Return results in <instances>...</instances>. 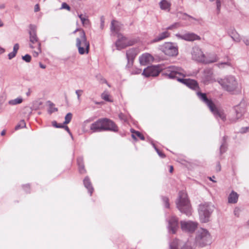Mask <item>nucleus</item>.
<instances>
[{
  "instance_id": "1",
  "label": "nucleus",
  "mask_w": 249,
  "mask_h": 249,
  "mask_svg": "<svg viewBox=\"0 0 249 249\" xmlns=\"http://www.w3.org/2000/svg\"><path fill=\"white\" fill-rule=\"evenodd\" d=\"M162 74L169 79H176L178 81L183 84L189 88L197 90L199 89L197 82L194 79L181 78L179 76L185 77V71L181 67L171 66L167 68Z\"/></svg>"
},
{
  "instance_id": "2",
  "label": "nucleus",
  "mask_w": 249,
  "mask_h": 249,
  "mask_svg": "<svg viewBox=\"0 0 249 249\" xmlns=\"http://www.w3.org/2000/svg\"><path fill=\"white\" fill-rule=\"evenodd\" d=\"M218 82L223 89L232 94H238L241 92L236 79L232 75H229L223 79H220L218 80Z\"/></svg>"
},
{
  "instance_id": "3",
  "label": "nucleus",
  "mask_w": 249,
  "mask_h": 249,
  "mask_svg": "<svg viewBox=\"0 0 249 249\" xmlns=\"http://www.w3.org/2000/svg\"><path fill=\"white\" fill-rule=\"evenodd\" d=\"M196 95L199 100L208 106L211 111L216 118H219L223 121L226 120V116L223 111L216 107L212 100L207 98L206 93L200 91H197Z\"/></svg>"
},
{
  "instance_id": "4",
  "label": "nucleus",
  "mask_w": 249,
  "mask_h": 249,
  "mask_svg": "<svg viewBox=\"0 0 249 249\" xmlns=\"http://www.w3.org/2000/svg\"><path fill=\"white\" fill-rule=\"evenodd\" d=\"M177 206L179 211L189 216L191 214V209L187 194L183 192H180L178 199L176 202Z\"/></svg>"
},
{
  "instance_id": "5",
  "label": "nucleus",
  "mask_w": 249,
  "mask_h": 249,
  "mask_svg": "<svg viewBox=\"0 0 249 249\" xmlns=\"http://www.w3.org/2000/svg\"><path fill=\"white\" fill-rule=\"evenodd\" d=\"M214 206L211 204L205 202L199 205L198 212L201 222L207 223L213 211Z\"/></svg>"
},
{
  "instance_id": "6",
  "label": "nucleus",
  "mask_w": 249,
  "mask_h": 249,
  "mask_svg": "<svg viewBox=\"0 0 249 249\" xmlns=\"http://www.w3.org/2000/svg\"><path fill=\"white\" fill-rule=\"evenodd\" d=\"M76 46L80 54H88L89 50V43L87 40L84 31H81L80 36L76 39Z\"/></svg>"
},
{
  "instance_id": "7",
  "label": "nucleus",
  "mask_w": 249,
  "mask_h": 249,
  "mask_svg": "<svg viewBox=\"0 0 249 249\" xmlns=\"http://www.w3.org/2000/svg\"><path fill=\"white\" fill-rule=\"evenodd\" d=\"M196 243L200 247H204L211 243V235L207 230L201 229L197 231Z\"/></svg>"
},
{
  "instance_id": "8",
  "label": "nucleus",
  "mask_w": 249,
  "mask_h": 249,
  "mask_svg": "<svg viewBox=\"0 0 249 249\" xmlns=\"http://www.w3.org/2000/svg\"><path fill=\"white\" fill-rule=\"evenodd\" d=\"M159 49L165 55L169 56H175L178 54V48L171 42H165L160 45Z\"/></svg>"
},
{
  "instance_id": "9",
  "label": "nucleus",
  "mask_w": 249,
  "mask_h": 249,
  "mask_svg": "<svg viewBox=\"0 0 249 249\" xmlns=\"http://www.w3.org/2000/svg\"><path fill=\"white\" fill-rule=\"evenodd\" d=\"M29 47L32 49L36 48V46H41V43L37 36V27L36 25L30 24L29 29Z\"/></svg>"
},
{
  "instance_id": "10",
  "label": "nucleus",
  "mask_w": 249,
  "mask_h": 249,
  "mask_svg": "<svg viewBox=\"0 0 249 249\" xmlns=\"http://www.w3.org/2000/svg\"><path fill=\"white\" fill-rule=\"evenodd\" d=\"M117 37L118 39L115 42V46L118 50L124 49L127 46H132L135 43L134 40L128 39L121 34H118Z\"/></svg>"
},
{
  "instance_id": "11",
  "label": "nucleus",
  "mask_w": 249,
  "mask_h": 249,
  "mask_svg": "<svg viewBox=\"0 0 249 249\" xmlns=\"http://www.w3.org/2000/svg\"><path fill=\"white\" fill-rule=\"evenodd\" d=\"M168 221V228L170 232L176 233L179 227L178 219L175 216H171Z\"/></svg>"
},
{
  "instance_id": "12",
  "label": "nucleus",
  "mask_w": 249,
  "mask_h": 249,
  "mask_svg": "<svg viewBox=\"0 0 249 249\" xmlns=\"http://www.w3.org/2000/svg\"><path fill=\"white\" fill-rule=\"evenodd\" d=\"M160 72L159 67L158 66H151L144 69L142 74L146 77L150 76H157Z\"/></svg>"
},
{
  "instance_id": "13",
  "label": "nucleus",
  "mask_w": 249,
  "mask_h": 249,
  "mask_svg": "<svg viewBox=\"0 0 249 249\" xmlns=\"http://www.w3.org/2000/svg\"><path fill=\"white\" fill-rule=\"evenodd\" d=\"M192 56L193 59L196 61L203 62L204 60L205 55L198 47L195 46L193 48Z\"/></svg>"
},
{
  "instance_id": "14",
  "label": "nucleus",
  "mask_w": 249,
  "mask_h": 249,
  "mask_svg": "<svg viewBox=\"0 0 249 249\" xmlns=\"http://www.w3.org/2000/svg\"><path fill=\"white\" fill-rule=\"evenodd\" d=\"M104 131H111L117 132L118 128L115 124L111 120L107 118H103Z\"/></svg>"
},
{
  "instance_id": "15",
  "label": "nucleus",
  "mask_w": 249,
  "mask_h": 249,
  "mask_svg": "<svg viewBox=\"0 0 249 249\" xmlns=\"http://www.w3.org/2000/svg\"><path fill=\"white\" fill-rule=\"evenodd\" d=\"M181 228L182 231L187 232H193L197 227V223L192 221H182L180 222Z\"/></svg>"
},
{
  "instance_id": "16",
  "label": "nucleus",
  "mask_w": 249,
  "mask_h": 249,
  "mask_svg": "<svg viewBox=\"0 0 249 249\" xmlns=\"http://www.w3.org/2000/svg\"><path fill=\"white\" fill-rule=\"evenodd\" d=\"M176 36L180 39L189 41H193L200 39L198 36L193 33H187L184 35L177 34Z\"/></svg>"
},
{
  "instance_id": "17",
  "label": "nucleus",
  "mask_w": 249,
  "mask_h": 249,
  "mask_svg": "<svg viewBox=\"0 0 249 249\" xmlns=\"http://www.w3.org/2000/svg\"><path fill=\"white\" fill-rule=\"evenodd\" d=\"M137 50L136 49L132 48L129 49L126 51V58L128 61L127 66L128 67L131 66L133 62V60L137 54Z\"/></svg>"
},
{
  "instance_id": "18",
  "label": "nucleus",
  "mask_w": 249,
  "mask_h": 249,
  "mask_svg": "<svg viewBox=\"0 0 249 249\" xmlns=\"http://www.w3.org/2000/svg\"><path fill=\"white\" fill-rule=\"evenodd\" d=\"M90 129L94 132L104 131L103 118L92 123L90 125Z\"/></svg>"
},
{
  "instance_id": "19",
  "label": "nucleus",
  "mask_w": 249,
  "mask_h": 249,
  "mask_svg": "<svg viewBox=\"0 0 249 249\" xmlns=\"http://www.w3.org/2000/svg\"><path fill=\"white\" fill-rule=\"evenodd\" d=\"M170 249H193L191 246L185 244L181 246L180 241L178 239H174L170 244Z\"/></svg>"
},
{
  "instance_id": "20",
  "label": "nucleus",
  "mask_w": 249,
  "mask_h": 249,
  "mask_svg": "<svg viewBox=\"0 0 249 249\" xmlns=\"http://www.w3.org/2000/svg\"><path fill=\"white\" fill-rule=\"evenodd\" d=\"M234 110L236 113V120L240 118L246 111L244 105L242 104L235 106L234 107Z\"/></svg>"
},
{
  "instance_id": "21",
  "label": "nucleus",
  "mask_w": 249,
  "mask_h": 249,
  "mask_svg": "<svg viewBox=\"0 0 249 249\" xmlns=\"http://www.w3.org/2000/svg\"><path fill=\"white\" fill-rule=\"evenodd\" d=\"M170 33L167 31H165L161 33H160L158 36L155 37L152 40L151 43H154L160 41L170 36Z\"/></svg>"
},
{
  "instance_id": "22",
  "label": "nucleus",
  "mask_w": 249,
  "mask_h": 249,
  "mask_svg": "<svg viewBox=\"0 0 249 249\" xmlns=\"http://www.w3.org/2000/svg\"><path fill=\"white\" fill-rule=\"evenodd\" d=\"M152 56L149 53L143 54L139 58L140 63L142 65H146L152 59Z\"/></svg>"
},
{
  "instance_id": "23",
  "label": "nucleus",
  "mask_w": 249,
  "mask_h": 249,
  "mask_svg": "<svg viewBox=\"0 0 249 249\" xmlns=\"http://www.w3.org/2000/svg\"><path fill=\"white\" fill-rule=\"evenodd\" d=\"M121 29V24L116 20H112L111 23L110 30L112 32H114L118 35L119 32Z\"/></svg>"
},
{
  "instance_id": "24",
  "label": "nucleus",
  "mask_w": 249,
  "mask_h": 249,
  "mask_svg": "<svg viewBox=\"0 0 249 249\" xmlns=\"http://www.w3.org/2000/svg\"><path fill=\"white\" fill-rule=\"evenodd\" d=\"M218 60V57L215 54H212L209 55L208 58L204 57L203 63L205 64L212 63L217 62Z\"/></svg>"
},
{
  "instance_id": "25",
  "label": "nucleus",
  "mask_w": 249,
  "mask_h": 249,
  "mask_svg": "<svg viewBox=\"0 0 249 249\" xmlns=\"http://www.w3.org/2000/svg\"><path fill=\"white\" fill-rule=\"evenodd\" d=\"M83 183H84L85 187L88 190L90 194V195L91 196L92 193L93 191V188L91 185L89 178L88 177H86L84 178V179L83 180Z\"/></svg>"
},
{
  "instance_id": "26",
  "label": "nucleus",
  "mask_w": 249,
  "mask_h": 249,
  "mask_svg": "<svg viewBox=\"0 0 249 249\" xmlns=\"http://www.w3.org/2000/svg\"><path fill=\"white\" fill-rule=\"evenodd\" d=\"M238 198V194L232 191L229 196L228 202L230 203H236L237 202Z\"/></svg>"
},
{
  "instance_id": "27",
  "label": "nucleus",
  "mask_w": 249,
  "mask_h": 249,
  "mask_svg": "<svg viewBox=\"0 0 249 249\" xmlns=\"http://www.w3.org/2000/svg\"><path fill=\"white\" fill-rule=\"evenodd\" d=\"M160 8L162 10H170L171 4L166 0H162L159 3Z\"/></svg>"
},
{
  "instance_id": "28",
  "label": "nucleus",
  "mask_w": 249,
  "mask_h": 249,
  "mask_svg": "<svg viewBox=\"0 0 249 249\" xmlns=\"http://www.w3.org/2000/svg\"><path fill=\"white\" fill-rule=\"evenodd\" d=\"M131 132L132 133V137L134 139L136 140V136H137L138 137H139L142 140H144V137L140 132H139L138 131H136V130H135L134 129H131Z\"/></svg>"
},
{
  "instance_id": "29",
  "label": "nucleus",
  "mask_w": 249,
  "mask_h": 249,
  "mask_svg": "<svg viewBox=\"0 0 249 249\" xmlns=\"http://www.w3.org/2000/svg\"><path fill=\"white\" fill-rule=\"evenodd\" d=\"M23 102L22 97H18L17 98L10 100L8 101V104L10 105L15 106L16 105L20 104Z\"/></svg>"
},
{
  "instance_id": "30",
  "label": "nucleus",
  "mask_w": 249,
  "mask_h": 249,
  "mask_svg": "<svg viewBox=\"0 0 249 249\" xmlns=\"http://www.w3.org/2000/svg\"><path fill=\"white\" fill-rule=\"evenodd\" d=\"M72 114L70 112L67 113L65 117V121L64 122V124H69L72 119Z\"/></svg>"
},
{
  "instance_id": "31",
  "label": "nucleus",
  "mask_w": 249,
  "mask_h": 249,
  "mask_svg": "<svg viewBox=\"0 0 249 249\" xmlns=\"http://www.w3.org/2000/svg\"><path fill=\"white\" fill-rule=\"evenodd\" d=\"M49 103L50 107L48 112L50 114H51L53 112L57 111L58 110L57 108L54 107V105L53 103L51 102L50 101H49Z\"/></svg>"
},
{
  "instance_id": "32",
  "label": "nucleus",
  "mask_w": 249,
  "mask_h": 249,
  "mask_svg": "<svg viewBox=\"0 0 249 249\" xmlns=\"http://www.w3.org/2000/svg\"><path fill=\"white\" fill-rule=\"evenodd\" d=\"M101 97L104 100L107 102H111L109 99V94L107 91H104L101 95Z\"/></svg>"
},
{
  "instance_id": "33",
  "label": "nucleus",
  "mask_w": 249,
  "mask_h": 249,
  "mask_svg": "<svg viewBox=\"0 0 249 249\" xmlns=\"http://www.w3.org/2000/svg\"><path fill=\"white\" fill-rule=\"evenodd\" d=\"M26 127V123L24 120H21L19 122L15 127V130H18Z\"/></svg>"
},
{
  "instance_id": "34",
  "label": "nucleus",
  "mask_w": 249,
  "mask_h": 249,
  "mask_svg": "<svg viewBox=\"0 0 249 249\" xmlns=\"http://www.w3.org/2000/svg\"><path fill=\"white\" fill-rule=\"evenodd\" d=\"M179 23H178V22L174 23L172 25L167 27L166 28V31L172 30H173L174 29H177V28H178L179 27Z\"/></svg>"
},
{
  "instance_id": "35",
  "label": "nucleus",
  "mask_w": 249,
  "mask_h": 249,
  "mask_svg": "<svg viewBox=\"0 0 249 249\" xmlns=\"http://www.w3.org/2000/svg\"><path fill=\"white\" fill-rule=\"evenodd\" d=\"M216 66L219 68H224L225 66H231V63L229 61H227L226 62L218 63L216 64Z\"/></svg>"
},
{
  "instance_id": "36",
  "label": "nucleus",
  "mask_w": 249,
  "mask_h": 249,
  "mask_svg": "<svg viewBox=\"0 0 249 249\" xmlns=\"http://www.w3.org/2000/svg\"><path fill=\"white\" fill-rule=\"evenodd\" d=\"M36 47L37 50L34 51L33 53V55L35 57H37L38 54L41 53V46H36Z\"/></svg>"
},
{
  "instance_id": "37",
  "label": "nucleus",
  "mask_w": 249,
  "mask_h": 249,
  "mask_svg": "<svg viewBox=\"0 0 249 249\" xmlns=\"http://www.w3.org/2000/svg\"><path fill=\"white\" fill-rule=\"evenodd\" d=\"M227 143H222L220 147V153L221 154L224 153L227 150Z\"/></svg>"
},
{
  "instance_id": "38",
  "label": "nucleus",
  "mask_w": 249,
  "mask_h": 249,
  "mask_svg": "<svg viewBox=\"0 0 249 249\" xmlns=\"http://www.w3.org/2000/svg\"><path fill=\"white\" fill-rule=\"evenodd\" d=\"M162 200H163V202L164 203L165 207L166 208H169V206H170V204H169V199L167 197H166L163 196L162 197Z\"/></svg>"
},
{
  "instance_id": "39",
  "label": "nucleus",
  "mask_w": 249,
  "mask_h": 249,
  "mask_svg": "<svg viewBox=\"0 0 249 249\" xmlns=\"http://www.w3.org/2000/svg\"><path fill=\"white\" fill-rule=\"evenodd\" d=\"M22 59L26 62H30L31 60V56L29 54H26L24 56H22Z\"/></svg>"
},
{
  "instance_id": "40",
  "label": "nucleus",
  "mask_w": 249,
  "mask_h": 249,
  "mask_svg": "<svg viewBox=\"0 0 249 249\" xmlns=\"http://www.w3.org/2000/svg\"><path fill=\"white\" fill-rule=\"evenodd\" d=\"M67 9L68 11H70L71 10V7L66 2H63L62 3L60 9Z\"/></svg>"
},
{
  "instance_id": "41",
  "label": "nucleus",
  "mask_w": 249,
  "mask_h": 249,
  "mask_svg": "<svg viewBox=\"0 0 249 249\" xmlns=\"http://www.w3.org/2000/svg\"><path fill=\"white\" fill-rule=\"evenodd\" d=\"M153 146L154 147V148L155 149V150H156L157 153L158 154V155L161 157V158H164L165 157V155L163 153H162L160 150H159L156 147V146L154 144H153Z\"/></svg>"
},
{
  "instance_id": "42",
  "label": "nucleus",
  "mask_w": 249,
  "mask_h": 249,
  "mask_svg": "<svg viewBox=\"0 0 249 249\" xmlns=\"http://www.w3.org/2000/svg\"><path fill=\"white\" fill-rule=\"evenodd\" d=\"M83 90L81 89H78L75 91V93L77 96V99L80 101V96L83 93Z\"/></svg>"
},
{
  "instance_id": "43",
  "label": "nucleus",
  "mask_w": 249,
  "mask_h": 249,
  "mask_svg": "<svg viewBox=\"0 0 249 249\" xmlns=\"http://www.w3.org/2000/svg\"><path fill=\"white\" fill-rule=\"evenodd\" d=\"M53 125L56 128H62L64 127V125L62 124H58L56 121H53L52 122Z\"/></svg>"
},
{
  "instance_id": "44",
  "label": "nucleus",
  "mask_w": 249,
  "mask_h": 249,
  "mask_svg": "<svg viewBox=\"0 0 249 249\" xmlns=\"http://www.w3.org/2000/svg\"><path fill=\"white\" fill-rule=\"evenodd\" d=\"M81 21L83 24V25L84 26V25H88L89 24V20L88 18H87L86 17H84L83 18H82L81 19Z\"/></svg>"
},
{
  "instance_id": "45",
  "label": "nucleus",
  "mask_w": 249,
  "mask_h": 249,
  "mask_svg": "<svg viewBox=\"0 0 249 249\" xmlns=\"http://www.w3.org/2000/svg\"><path fill=\"white\" fill-rule=\"evenodd\" d=\"M231 37L236 42H239L240 40L239 35L237 34H234L233 36H231Z\"/></svg>"
},
{
  "instance_id": "46",
  "label": "nucleus",
  "mask_w": 249,
  "mask_h": 249,
  "mask_svg": "<svg viewBox=\"0 0 249 249\" xmlns=\"http://www.w3.org/2000/svg\"><path fill=\"white\" fill-rule=\"evenodd\" d=\"M79 166V172L80 174H84L86 173V170L85 169L84 164L81 165L80 166Z\"/></svg>"
},
{
  "instance_id": "47",
  "label": "nucleus",
  "mask_w": 249,
  "mask_h": 249,
  "mask_svg": "<svg viewBox=\"0 0 249 249\" xmlns=\"http://www.w3.org/2000/svg\"><path fill=\"white\" fill-rule=\"evenodd\" d=\"M77 164H78V166H80L81 165L84 164L83 159V158H82V157H79L77 159Z\"/></svg>"
},
{
  "instance_id": "48",
  "label": "nucleus",
  "mask_w": 249,
  "mask_h": 249,
  "mask_svg": "<svg viewBox=\"0 0 249 249\" xmlns=\"http://www.w3.org/2000/svg\"><path fill=\"white\" fill-rule=\"evenodd\" d=\"M19 45L18 43H16L14 45V47H13V52L14 53H17L18 52V50L19 49Z\"/></svg>"
},
{
  "instance_id": "49",
  "label": "nucleus",
  "mask_w": 249,
  "mask_h": 249,
  "mask_svg": "<svg viewBox=\"0 0 249 249\" xmlns=\"http://www.w3.org/2000/svg\"><path fill=\"white\" fill-rule=\"evenodd\" d=\"M16 53H14L13 51L8 54V58L9 59H11L15 57L16 55Z\"/></svg>"
},
{
  "instance_id": "50",
  "label": "nucleus",
  "mask_w": 249,
  "mask_h": 249,
  "mask_svg": "<svg viewBox=\"0 0 249 249\" xmlns=\"http://www.w3.org/2000/svg\"><path fill=\"white\" fill-rule=\"evenodd\" d=\"M240 212V209L239 208H237V207L235 208L234 210V215L237 216H239Z\"/></svg>"
},
{
  "instance_id": "51",
  "label": "nucleus",
  "mask_w": 249,
  "mask_h": 249,
  "mask_svg": "<svg viewBox=\"0 0 249 249\" xmlns=\"http://www.w3.org/2000/svg\"><path fill=\"white\" fill-rule=\"evenodd\" d=\"M248 131H249V127H242L241 129L240 132L241 133H244Z\"/></svg>"
},
{
  "instance_id": "52",
  "label": "nucleus",
  "mask_w": 249,
  "mask_h": 249,
  "mask_svg": "<svg viewBox=\"0 0 249 249\" xmlns=\"http://www.w3.org/2000/svg\"><path fill=\"white\" fill-rule=\"evenodd\" d=\"M216 6L218 13L220 12V8L221 6V3L220 0H216Z\"/></svg>"
},
{
  "instance_id": "53",
  "label": "nucleus",
  "mask_w": 249,
  "mask_h": 249,
  "mask_svg": "<svg viewBox=\"0 0 249 249\" xmlns=\"http://www.w3.org/2000/svg\"><path fill=\"white\" fill-rule=\"evenodd\" d=\"M119 117L121 120H125L126 119L124 115L122 113H121L119 114Z\"/></svg>"
},
{
  "instance_id": "54",
  "label": "nucleus",
  "mask_w": 249,
  "mask_h": 249,
  "mask_svg": "<svg viewBox=\"0 0 249 249\" xmlns=\"http://www.w3.org/2000/svg\"><path fill=\"white\" fill-rule=\"evenodd\" d=\"M40 10L38 4H36L35 6L34 11L35 12H38Z\"/></svg>"
},
{
  "instance_id": "55",
  "label": "nucleus",
  "mask_w": 249,
  "mask_h": 249,
  "mask_svg": "<svg viewBox=\"0 0 249 249\" xmlns=\"http://www.w3.org/2000/svg\"><path fill=\"white\" fill-rule=\"evenodd\" d=\"M81 31H84L83 29H81V28H77L76 29H75L73 32V34H75L77 32H79V36H80V32Z\"/></svg>"
},
{
  "instance_id": "56",
  "label": "nucleus",
  "mask_w": 249,
  "mask_h": 249,
  "mask_svg": "<svg viewBox=\"0 0 249 249\" xmlns=\"http://www.w3.org/2000/svg\"><path fill=\"white\" fill-rule=\"evenodd\" d=\"M63 128H64L71 135V133L70 130L69 128L67 126L64 125V127Z\"/></svg>"
},
{
  "instance_id": "57",
  "label": "nucleus",
  "mask_w": 249,
  "mask_h": 249,
  "mask_svg": "<svg viewBox=\"0 0 249 249\" xmlns=\"http://www.w3.org/2000/svg\"><path fill=\"white\" fill-rule=\"evenodd\" d=\"M216 170H217V171H220V170H221V166L220 165L219 162L218 163V164H217V165L216 166Z\"/></svg>"
},
{
  "instance_id": "58",
  "label": "nucleus",
  "mask_w": 249,
  "mask_h": 249,
  "mask_svg": "<svg viewBox=\"0 0 249 249\" xmlns=\"http://www.w3.org/2000/svg\"><path fill=\"white\" fill-rule=\"evenodd\" d=\"M5 8V4L4 3L0 4V9L2 10Z\"/></svg>"
},
{
  "instance_id": "59",
  "label": "nucleus",
  "mask_w": 249,
  "mask_h": 249,
  "mask_svg": "<svg viewBox=\"0 0 249 249\" xmlns=\"http://www.w3.org/2000/svg\"><path fill=\"white\" fill-rule=\"evenodd\" d=\"M5 52V49L0 46V54H2Z\"/></svg>"
},
{
  "instance_id": "60",
  "label": "nucleus",
  "mask_w": 249,
  "mask_h": 249,
  "mask_svg": "<svg viewBox=\"0 0 249 249\" xmlns=\"http://www.w3.org/2000/svg\"><path fill=\"white\" fill-rule=\"evenodd\" d=\"M39 66L42 69H45L46 68V66L45 65H43L41 63H39Z\"/></svg>"
},
{
  "instance_id": "61",
  "label": "nucleus",
  "mask_w": 249,
  "mask_h": 249,
  "mask_svg": "<svg viewBox=\"0 0 249 249\" xmlns=\"http://www.w3.org/2000/svg\"><path fill=\"white\" fill-rule=\"evenodd\" d=\"M104 20H102H102H101V28L102 29H103V28H104Z\"/></svg>"
},
{
  "instance_id": "62",
  "label": "nucleus",
  "mask_w": 249,
  "mask_h": 249,
  "mask_svg": "<svg viewBox=\"0 0 249 249\" xmlns=\"http://www.w3.org/2000/svg\"><path fill=\"white\" fill-rule=\"evenodd\" d=\"M226 140H227V137L224 136L223 138V142L222 143H226Z\"/></svg>"
},
{
  "instance_id": "63",
  "label": "nucleus",
  "mask_w": 249,
  "mask_h": 249,
  "mask_svg": "<svg viewBox=\"0 0 249 249\" xmlns=\"http://www.w3.org/2000/svg\"><path fill=\"white\" fill-rule=\"evenodd\" d=\"M244 41L247 45H249V39H246Z\"/></svg>"
},
{
  "instance_id": "64",
  "label": "nucleus",
  "mask_w": 249,
  "mask_h": 249,
  "mask_svg": "<svg viewBox=\"0 0 249 249\" xmlns=\"http://www.w3.org/2000/svg\"><path fill=\"white\" fill-rule=\"evenodd\" d=\"M173 169H174V168H173V166H171H171H170L169 172H170V173H172V172H173Z\"/></svg>"
}]
</instances>
